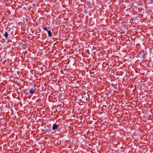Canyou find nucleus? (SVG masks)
Here are the masks:
<instances>
[{
  "label": "nucleus",
  "instance_id": "f257e3e1",
  "mask_svg": "<svg viewBox=\"0 0 153 153\" xmlns=\"http://www.w3.org/2000/svg\"><path fill=\"white\" fill-rule=\"evenodd\" d=\"M36 89L35 85H34L33 87L30 89V93L31 94H33L35 91Z\"/></svg>",
  "mask_w": 153,
  "mask_h": 153
},
{
  "label": "nucleus",
  "instance_id": "f03ea898",
  "mask_svg": "<svg viewBox=\"0 0 153 153\" xmlns=\"http://www.w3.org/2000/svg\"><path fill=\"white\" fill-rule=\"evenodd\" d=\"M58 127V125L56 124V123H54L52 127V129L53 130H55Z\"/></svg>",
  "mask_w": 153,
  "mask_h": 153
},
{
  "label": "nucleus",
  "instance_id": "7ed1b4c3",
  "mask_svg": "<svg viewBox=\"0 0 153 153\" xmlns=\"http://www.w3.org/2000/svg\"><path fill=\"white\" fill-rule=\"evenodd\" d=\"M45 131L47 132L48 133H49L51 132V129L49 128H48V129H46V130Z\"/></svg>",
  "mask_w": 153,
  "mask_h": 153
},
{
  "label": "nucleus",
  "instance_id": "20e7f679",
  "mask_svg": "<svg viewBox=\"0 0 153 153\" xmlns=\"http://www.w3.org/2000/svg\"><path fill=\"white\" fill-rule=\"evenodd\" d=\"M48 36H51V35H52V33H51V31L48 30Z\"/></svg>",
  "mask_w": 153,
  "mask_h": 153
},
{
  "label": "nucleus",
  "instance_id": "39448f33",
  "mask_svg": "<svg viewBox=\"0 0 153 153\" xmlns=\"http://www.w3.org/2000/svg\"><path fill=\"white\" fill-rule=\"evenodd\" d=\"M8 34L7 32H5L4 36L6 37V39H7L8 37Z\"/></svg>",
  "mask_w": 153,
  "mask_h": 153
},
{
  "label": "nucleus",
  "instance_id": "423d86ee",
  "mask_svg": "<svg viewBox=\"0 0 153 153\" xmlns=\"http://www.w3.org/2000/svg\"><path fill=\"white\" fill-rule=\"evenodd\" d=\"M43 29L45 30H46L48 31L47 28H46V27H44L43 28Z\"/></svg>",
  "mask_w": 153,
  "mask_h": 153
},
{
  "label": "nucleus",
  "instance_id": "0eeeda50",
  "mask_svg": "<svg viewBox=\"0 0 153 153\" xmlns=\"http://www.w3.org/2000/svg\"><path fill=\"white\" fill-rule=\"evenodd\" d=\"M45 1H48V0H45Z\"/></svg>",
  "mask_w": 153,
  "mask_h": 153
},
{
  "label": "nucleus",
  "instance_id": "6e6552de",
  "mask_svg": "<svg viewBox=\"0 0 153 153\" xmlns=\"http://www.w3.org/2000/svg\"><path fill=\"white\" fill-rule=\"evenodd\" d=\"M1 36H0V39L1 38Z\"/></svg>",
  "mask_w": 153,
  "mask_h": 153
}]
</instances>
